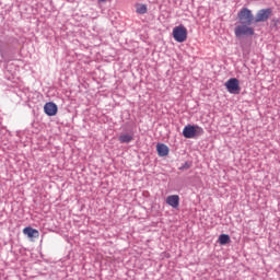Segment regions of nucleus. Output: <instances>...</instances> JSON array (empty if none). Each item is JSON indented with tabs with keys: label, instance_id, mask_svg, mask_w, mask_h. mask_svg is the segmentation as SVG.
Returning <instances> with one entry per match:
<instances>
[{
	"label": "nucleus",
	"instance_id": "nucleus-10",
	"mask_svg": "<svg viewBox=\"0 0 280 280\" xmlns=\"http://www.w3.org/2000/svg\"><path fill=\"white\" fill-rule=\"evenodd\" d=\"M156 151L159 156H167L170 154V148L164 143H158Z\"/></svg>",
	"mask_w": 280,
	"mask_h": 280
},
{
	"label": "nucleus",
	"instance_id": "nucleus-15",
	"mask_svg": "<svg viewBox=\"0 0 280 280\" xmlns=\"http://www.w3.org/2000/svg\"><path fill=\"white\" fill-rule=\"evenodd\" d=\"M108 0H98L100 3H106Z\"/></svg>",
	"mask_w": 280,
	"mask_h": 280
},
{
	"label": "nucleus",
	"instance_id": "nucleus-2",
	"mask_svg": "<svg viewBox=\"0 0 280 280\" xmlns=\"http://www.w3.org/2000/svg\"><path fill=\"white\" fill-rule=\"evenodd\" d=\"M234 34L236 38H242V36H255V28L250 24L240 23L234 28Z\"/></svg>",
	"mask_w": 280,
	"mask_h": 280
},
{
	"label": "nucleus",
	"instance_id": "nucleus-9",
	"mask_svg": "<svg viewBox=\"0 0 280 280\" xmlns=\"http://www.w3.org/2000/svg\"><path fill=\"white\" fill-rule=\"evenodd\" d=\"M166 205L173 209H178V206L180 205V197L178 195H171L166 197Z\"/></svg>",
	"mask_w": 280,
	"mask_h": 280
},
{
	"label": "nucleus",
	"instance_id": "nucleus-6",
	"mask_svg": "<svg viewBox=\"0 0 280 280\" xmlns=\"http://www.w3.org/2000/svg\"><path fill=\"white\" fill-rule=\"evenodd\" d=\"M272 16V9H261L256 13V16L254 18L255 23H266L268 19Z\"/></svg>",
	"mask_w": 280,
	"mask_h": 280
},
{
	"label": "nucleus",
	"instance_id": "nucleus-1",
	"mask_svg": "<svg viewBox=\"0 0 280 280\" xmlns=\"http://www.w3.org/2000/svg\"><path fill=\"white\" fill-rule=\"evenodd\" d=\"M183 135L185 139H194L195 137H200V135H205V129L200 126L187 125L183 129Z\"/></svg>",
	"mask_w": 280,
	"mask_h": 280
},
{
	"label": "nucleus",
	"instance_id": "nucleus-4",
	"mask_svg": "<svg viewBox=\"0 0 280 280\" xmlns=\"http://www.w3.org/2000/svg\"><path fill=\"white\" fill-rule=\"evenodd\" d=\"M173 38L176 43H185V40H187V27L183 24L175 26L173 28Z\"/></svg>",
	"mask_w": 280,
	"mask_h": 280
},
{
	"label": "nucleus",
	"instance_id": "nucleus-12",
	"mask_svg": "<svg viewBox=\"0 0 280 280\" xmlns=\"http://www.w3.org/2000/svg\"><path fill=\"white\" fill-rule=\"evenodd\" d=\"M229 242H231V236H229V234H221L219 236V244H221V246L229 244Z\"/></svg>",
	"mask_w": 280,
	"mask_h": 280
},
{
	"label": "nucleus",
	"instance_id": "nucleus-7",
	"mask_svg": "<svg viewBox=\"0 0 280 280\" xmlns=\"http://www.w3.org/2000/svg\"><path fill=\"white\" fill-rule=\"evenodd\" d=\"M44 113L48 115V117H55V115H58V105L56 103H46L44 105Z\"/></svg>",
	"mask_w": 280,
	"mask_h": 280
},
{
	"label": "nucleus",
	"instance_id": "nucleus-8",
	"mask_svg": "<svg viewBox=\"0 0 280 280\" xmlns=\"http://www.w3.org/2000/svg\"><path fill=\"white\" fill-rule=\"evenodd\" d=\"M23 234L27 235L30 240H38L40 237V232H38L36 229H33L32 226L24 228Z\"/></svg>",
	"mask_w": 280,
	"mask_h": 280
},
{
	"label": "nucleus",
	"instance_id": "nucleus-14",
	"mask_svg": "<svg viewBox=\"0 0 280 280\" xmlns=\"http://www.w3.org/2000/svg\"><path fill=\"white\" fill-rule=\"evenodd\" d=\"M179 170H189V164L185 163V165L179 167Z\"/></svg>",
	"mask_w": 280,
	"mask_h": 280
},
{
	"label": "nucleus",
	"instance_id": "nucleus-3",
	"mask_svg": "<svg viewBox=\"0 0 280 280\" xmlns=\"http://www.w3.org/2000/svg\"><path fill=\"white\" fill-rule=\"evenodd\" d=\"M237 19L242 24L253 25V23H255V15L253 14V11H250V9L248 8H243L237 13Z\"/></svg>",
	"mask_w": 280,
	"mask_h": 280
},
{
	"label": "nucleus",
	"instance_id": "nucleus-5",
	"mask_svg": "<svg viewBox=\"0 0 280 280\" xmlns=\"http://www.w3.org/2000/svg\"><path fill=\"white\" fill-rule=\"evenodd\" d=\"M225 88L230 93L234 95H240V91H242V88H240V80L235 78L229 79L225 82Z\"/></svg>",
	"mask_w": 280,
	"mask_h": 280
},
{
	"label": "nucleus",
	"instance_id": "nucleus-11",
	"mask_svg": "<svg viewBox=\"0 0 280 280\" xmlns=\"http://www.w3.org/2000/svg\"><path fill=\"white\" fill-rule=\"evenodd\" d=\"M133 139L135 137L130 133H122L118 137L119 143H130Z\"/></svg>",
	"mask_w": 280,
	"mask_h": 280
},
{
	"label": "nucleus",
	"instance_id": "nucleus-13",
	"mask_svg": "<svg viewBox=\"0 0 280 280\" xmlns=\"http://www.w3.org/2000/svg\"><path fill=\"white\" fill-rule=\"evenodd\" d=\"M136 12L138 14H147L148 13V7L145 4H139L136 7Z\"/></svg>",
	"mask_w": 280,
	"mask_h": 280
}]
</instances>
